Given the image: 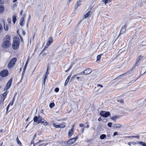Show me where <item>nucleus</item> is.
<instances>
[{"instance_id": "obj_1", "label": "nucleus", "mask_w": 146, "mask_h": 146, "mask_svg": "<svg viewBox=\"0 0 146 146\" xmlns=\"http://www.w3.org/2000/svg\"><path fill=\"white\" fill-rule=\"evenodd\" d=\"M11 37L8 35H6L3 38V42L2 44V47L7 48L10 47L11 44L10 42Z\"/></svg>"}, {"instance_id": "obj_2", "label": "nucleus", "mask_w": 146, "mask_h": 146, "mask_svg": "<svg viewBox=\"0 0 146 146\" xmlns=\"http://www.w3.org/2000/svg\"><path fill=\"white\" fill-rule=\"evenodd\" d=\"M33 120L34 122H37L38 123H41L45 126L48 124V122L40 115H38V117L35 116Z\"/></svg>"}, {"instance_id": "obj_3", "label": "nucleus", "mask_w": 146, "mask_h": 146, "mask_svg": "<svg viewBox=\"0 0 146 146\" xmlns=\"http://www.w3.org/2000/svg\"><path fill=\"white\" fill-rule=\"evenodd\" d=\"M79 135H77L75 137L70 138L69 140L65 142V146H71V145L75 143L78 139Z\"/></svg>"}, {"instance_id": "obj_4", "label": "nucleus", "mask_w": 146, "mask_h": 146, "mask_svg": "<svg viewBox=\"0 0 146 146\" xmlns=\"http://www.w3.org/2000/svg\"><path fill=\"white\" fill-rule=\"evenodd\" d=\"M17 58L16 57L12 58L9 61L8 64V67L9 68H12L14 66L17 61Z\"/></svg>"}, {"instance_id": "obj_5", "label": "nucleus", "mask_w": 146, "mask_h": 146, "mask_svg": "<svg viewBox=\"0 0 146 146\" xmlns=\"http://www.w3.org/2000/svg\"><path fill=\"white\" fill-rule=\"evenodd\" d=\"M20 40L19 38H16L13 43L12 48L14 50H17L19 48V45Z\"/></svg>"}, {"instance_id": "obj_6", "label": "nucleus", "mask_w": 146, "mask_h": 146, "mask_svg": "<svg viewBox=\"0 0 146 146\" xmlns=\"http://www.w3.org/2000/svg\"><path fill=\"white\" fill-rule=\"evenodd\" d=\"M9 72L7 70H3L0 72V75L2 77H6L9 75Z\"/></svg>"}, {"instance_id": "obj_7", "label": "nucleus", "mask_w": 146, "mask_h": 146, "mask_svg": "<svg viewBox=\"0 0 146 146\" xmlns=\"http://www.w3.org/2000/svg\"><path fill=\"white\" fill-rule=\"evenodd\" d=\"M92 72L91 69L90 68H88L85 70L83 72L78 74L88 75L90 74Z\"/></svg>"}, {"instance_id": "obj_8", "label": "nucleus", "mask_w": 146, "mask_h": 146, "mask_svg": "<svg viewBox=\"0 0 146 146\" xmlns=\"http://www.w3.org/2000/svg\"><path fill=\"white\" fill-rule=\"evenodd\" d=\"M100 115L104 117H106L110 115V113L108 111L106 112L105 111H101L100 112Z\"/></svg>"}, {"instance_id": "obj_9", "label": "nucleus", "mask_w": 146, "mask_h": 146, "mask_svg": "<svg viewBox=\"0 0 146 146\" xmlns=\"http://www.w3.org/2000/svg\"><path fill=\"white\" fill-rule=\"evenodd\" d=\"M143 56L141 55L138 56L136 59V61L135 63V66L138 65L139 64L140 61L143 60Z\"/></svg>"}, {"instance_id": "obj_10", "label": "nucleus", "mask_w": 146, "mask_h": 146, "mask_svg": "<svg viewBox=\"0 0 146 146\" xmlns=\"http://www.w3.org/2000/svg\"><path fill=\"white\" fill-rule=\"evenodd\" d=\"M12 81V78H11L8 81V82L5 86V88L4 89L5 90H7L9 88L11 85Z\"/></svg>"}, {"instance_id": "obj_11", "label": "nucleus", "mask_w": 146, "mask_h": 146, "mask_svg": "<svg viewBox=\"0 0 146 146\" xmlns=\"http://www.w3.org/2000/svg\"><path fill=\"white\" fill-rule=\"evenodd\" d=\"M127 25L125 24L121 28L119 33V35L118 37L120 36L121 35L124 33L126 31V27Z\"/></svg>"}, {"instance_id": "obj_12", "label": "nucleus", "mask_w": 146, "mask_h": 146, "mask_svg": "<svg viewBox=\"0 0 146 146\" xmlns=\"http://www.w3.org/2000/svg\"><path fill=\"white\" fill-rule=\"evenodd\" d=\"M74 125H73L72 127V128L70 129L68 132V134L69 137H70L74 133Z\"/></svg>"}, {"instance_id": "obj_13", "label": "nucleus", "mask_w": 146, "mask_h": 146, "mask_svg": "<svg viewBox=\"0 0 146 146\" xmlns=\"http://www.w3.org/2000/svg\"><path fill=\"white\" fill-rule=\"evenodd\" d=\"M53 42V39L51 36H50L48 39V40L46 42V45L49 46Z\"/></svg>"}, {"instance_id": "obj_14", "label": "nucleus", "mask_w": 146, "mask_h": 146, "mask_svg": "<svg viewBox=\"0 0 146 146\" xmlns=\"http://www.w3.org/2000/svg\"><path fill=\"white\" fill-rule=\"evenodd\" d=\"M25 17V15H24L23 17H22L20 20V23L21 26H23L24 25V22L25 21L24 18Z\"/></svg>"}, {"instance_id": "obj_15", "label": "nucleus", "mask_w": 146, "mask_h": 146, "mask_svg": "<svg viewBox=\"0 0 146 146\" xmlns=\"http://www.w3.org/2000/svg\"><path fill=\"white\" fill-rule=\"evenodd\" d=\"M81 2L82 1L81 0H79L77 1V3L76 4L74 7L75 9H76L78 8V7L81 4Z\"/></svg>"}, {"instance_id": "obj_16", "label": "nucleus", "mask_w": 146, "mask_h": 146, "mask_svg": "<svg viewBox=\"0 0 146 146\" xmlns=\"http://www.w3.org/2000/svg\"><path fill=\"white\" fill-rule=\"evenodd\" d=\"M92 15V13L90 11H88V12L85 14L84 16V18L86 19L88 17L91 16Z\"/></svg>"}, {"instance_id": "obj_17", "label": "nucleus", "mask_w": 146, "mask_h": 146, "mask_svg": "<svg viewBox=\"0 0 146 146\" xmlns=\"http://www.w3.org/2000/svg\"><path fill=\"white\" fill-rule=\"evenodd\" d=\"M4 10V6L2 5H0V13H2Z\"/></svg>"}, {"instance_id": "obj_18", "label": "nucleus", "mask_w": 146, "mask_h": 146, "mask_svg": "<svg viewBox=\"0 0 146 146\" xmlns=\"http://www.w3.org/2000/svg\"><path fill=\"white\" fill-rule=\"evenodd\" d=\"M8 93V91H6L2 94V96L3 97V101L4 100L5 98L7 96V95Z\"/></svg>"}, {"instance_id": "obj_19", "label": "nucleus", "mask_w": 146, "mask_h": 146, "mask_svg": "<svg viewBox=\"0 0 146 146\" xmlns=\"http://www.w3.org/2000/svg\"><path fill=\"white\" fill-rule=\"evenodd\" d=\"M103 54H101L97 56L96 61L100 62V61L101 56H102Z\"/></svg>"}, {"instance_id": "obj_20", "label": "nucleus", "mask_w": 146, "mask_h": 146, "mask_svg": "<svg viewBox=\"0 0 146 146\" xmlns=\"http://www.w3.org/2000/svg\"><path fill=\"white\" fill-rule=\"evenodd\" d=\"M113 126L115 128H119L122 127L121 125L119 124H115Z\"/></svg>"}, {"instance_id": "obj_21", "label": "nucleus", "mask_w": 146, "mask_h": 146, "mask_svg": "<svg viewBox=\"0 0 146 146\" xmlns=\"http://www.w3.org/2000/svg\"><path fill=\"white\" fill-rule=\"evenodd\" d=\"M137 143L143 146H146V143L142 141H139Z\"/></svg>"}, {"instance_id": "obj_22", "label": "nucleus", "mask_w": 146, "mask_h": 146, "mask_svg": "<svg viewBox=\"0 0 146 146\" xmlns=\"http://www.w3.org/2000/svg\"><path fill=\"white\" fill-rule=\"evenodd\" d=\"M13 23H15L17 20L16 17L14 15L13 16Z\"/></svg>"}, {"instance_id": "obj_23", "label": "nucleus", "mask_w": 146, "mask_h": 146, "mask_svg": "<svg viewBox=\"0 0 146 146\" xmlns=\"http://www.w3.org/2000/svg\"><path fill=\"white\" fill-rule=\"evenodd\" d=\"M48 67H47L46 72V74L45 75V76H44V78H45V79L47 78V77L48 75L49 74V73H48Z\"/></svg>"}, {"instance_id": "obj_24", "label": "nucleus", "mask_w": 146, "mask_h": 146, "mask_svg": "<svg viewBox=\"0 0 146 146\" xmlns=\"http://www.w3.org/2000/svg\"><path fill=\"white\" fill-rule=\"evenodd\" d=\"M55 104L54 102L50 103L49 104V107L51 108H52L53 107L55 106Z\"/></svg>"}, {"instance_id": "obj_25", "label": "nucleus", "mask_w": 146, "mask_h": 146, "mask_svg": "<svg viewBox=\"0 0 146 146\" xmlns=\"http://www.w3.org/2000/svg\"><path fill=\"white\" fill-rule=\"evenodd\" d=\"M53 125L56 128H60V126L59 125H57L56 123H53Z\"/></svg>"}, {"instance_id": "obj_26", "label": "nucleus", "mask_w": 146, "mask_h": 146, "mask_svg": "<svg viewBox=\"0 0 146 146\" xmlns=\"http://www.w3.org/2000/svg\"><path fill=\"white\" fill-rule=\"evenodd\" d=\"M4 29L5 31H7L8 30V26L7 25H5L4 23Z\"/></svg>"}, {"instance_id": "obj_27", "label": "nucleus", "mask_w": 146, "mask_h": 146, "mask_svg": "<svg viewBox=\"0 0 146 146\" xmlns=\"http://www.w3.org/2000/svg\"><path fill=\"white\" fill-rule=\"evenodd\" d=\"M17 143L18 144H19V145H22V143L19 140L18 137H17Z\"/></svg>"}, {"instance_id": "obj_28", "label": "nucleus", "mask_w": 146, "mask_h": 146, "mask_svg": "<svg viewBox=\"0 0 146 146\" xmlns=\"http://www.w3.org/2000/svg\"><path fill=\"white\" fill-rule=\"evenodd\" d=\"M106 137V135L105 134H102L100 136V138L101 139H104Z\"/></svg>"}, {"instance_id": "obj_29", "label": "nucleus", "mask_w": 146, "mask_h": 146, "mask_svg": "<svg viewBox=\"0 0 146 146\" xmlns=\"http://www.w3.org/2000/svg\"><path fill=\"white\" fill-rule=\"evenodd\" d=\"M133 70L132 69L130 71V70H129L128 71H127L126 72V73H124L121 74L119 76H124V75H125V74L127 73H130V72L131 71H132Z\"/></svg>"}, {"instance_id": "obj_30", "label": "nucleus", "mask_w": 146, "mask_h": 146, "mask_svg": "<svg viewBox=\"0 0 146 146\" xmlns=\"http://www.w3.org/2000/svg\"><path fill=\"white\" fill-rule=\"evenodd\" d=\"M118 118L117 116H114L111 117V119L114 121H115Z\"/></svg>"}, {"instance_id": "obj_31", "label": "nucleus", "mask_w": 146, "mask_h": 146, "mask_svg": "<svg viewBox=\"0 0 146 146\" xmlns=\"http://www.w3.org/2000/svg\"><path fill=\"white\" fill-rule=\"evenodd\" d=\"M71 76V74L69 75L68 76L66 80L65 81L67 82H68L69 79H70Z\"/></svg>"}, {"instance_id": "obj_32", "label": "nucleus", "mask_w": 146, "mask_h": 146, "mask_svg": "<svg viewBox=\"0 0 146 146\" xmlns=\"http://www.w3.org/2000/svg\"><path fill=\"white\" fill-rule=\"evenodd\" d=\"M72 65H70L69 66V67L67 69V70L65 71V72H68V71H69L71 69V68H72Z\"/></svg>"}, {"instance_id": "obj_33", "label": "nucleus", "mask_w": 146, "mask_h": 146, "mask_svg": "<svg viewBox=\"0 0 146 146\" xmlns=\"http://www.w3.org/2000/svg\"><path fill=\"white\" fill-rule=\"evenodd\" d=\"M60 127V128H64L65 127V125L64 124H61L59 125Z\"/></svg>"}, {"instance_id": "obj_34", "label": "nucleus", "mask_w": 146, "mask_h": 146, "mask_svg": "<svg viewBox=\"0 0 146 146\" xmlns=\"http://www.w3.org/2000/svg\"><path fill=\"white\" fill-rule=\"evenodd\" d=\"M117 101L120 102L121 103L123 104L124 103V101L122 99H120L117 100Z\"/></svg>"}, {"instance_id": "obj_35", "label": "nucleus", "mask_w": 146, "mask_h": 146, "mask_svg": "<svg viewBox=\"0 0 146 146\" xmlns=\"http://www.w3.org/2000/svg\"><path fill=\"white\" fill-rule=\"evenodd\" d=\"M112 125V123L111 122H109L108 123V126L109 127H111Z\"/></svg>"}, {"instance_id": "obj_36", "label": "nucleus", "mask_w": 146, "mask_h": 146, "mask_svg": "<svg viewBox=\"0 0 146 146\" xmlns=\"http://www.w3.org/2000/svg\"><path fill=\"white\" fill-rule=\"evenodd\" d=\"M102 1L104 2V4L106 5L108 3L109 1L108 0H103Z\"/></svg>"}, {"instance_id": "obj_37", "label": "nucleus", "mask_w": 146, "mask_h": 146, "mask_svg": "<svg viewBox=\"0 0 146 146\" xmlns=\"http://www.w3.org/2000/svg\"><path fill=\"white\" fill-rule=\"evenodd\" d=\"M15 96L13 98V99L11 101L12 102V103L11 104V106L13 105V103L15 101Z\"/></svg>"}, {"instance_id": "obj_38", "label": "nucleus", "mask_w": 146, "mask_h": 146, "mask_svg": "<svg viewBox=\"0 0 146 146\" xmlns=\"http://www.w3.org/2000/svg\"><path fill=\"white\" fill-rule=\"evenodd\" d=\"M30 56H28V58H27V60L26 61V62L25 64H28V62L30 60Z\"/></svg>"}, {"instance_id": "obj_39", "label": "nucleus", "mask_w": 146, "mask_h": 146, "mask_svg": "<svg viewBox=\"0 0 146 146\" xmlns=\"http://www.w3.org/2000/svg\"><path fill=\"white\" fill-rule=\"evenodd\" d=\"M3 27L2 26V25L0 23V33H1L2 30H3Z\"/></svg>"}, {"instance_id": "obj_40", "label": "nucleus", "mask_w": 146, "mask_h": 146, "mask_svg": "<svg viewBox=\"0 0 146 146\" xmlns=\"http://www.w3.org/2000/svg\"><path fill=\"white\" fill-rule=\"evenodd\" d=\"M59 88H56L55 89L54 91L56 92H59Z\"/></svg>"}, {"instance_id": "obj_41", "label": "nucleus", "mask_w": 146, "mask_h": 146, "mask_svg": "<svg viewBox=\"0 0 146 146\" xmlns=\"http://www.w3.org/2000/svg\"><path fill=\"white\" fill-rule=\"evenodd\" d=\"M10 106V104H9L6 108L7 112V111H8Z\"/></svg>"}, {"instance_id": "obj_42", "label": "nucleus", "mask_w": 146, "mask_h": 146, "mask_svg": "<svg viewBox=\"0 0 146 146\" xmlns=\"http://www.w3.org/2000/svg\"><path fill=\"white\" fill-rule=\"evenodd\" d=\"M27 64H25V65L24 66V68L23 69V70H24V71H25L27 67Z\"/></svg>"}, {"instance_id": "obj_43", "label": "nucleus", "mask_w": 146, "mask_h": 146, "mask_svg": "<svg viewBox=\"0 0 146 146\" xmlns=\"http://www.w3.org/2000/svg\"><path fill=\"white\" fill-rule=\"evenodd\" d=\"M7 21L9 24H10L11 23V19L10 18H8L7 19Z\"/></svg>"}, {"instance_id": "obj_44", "label": "nucleus", "mask_w": 146, "mask_h": 146, "mask_svg": "<svg viewBox=\"0 0 146 146\" xmlns=\"http://www.w3.org/2000/svg\"><path fill=\"white\" fill-rule=\"evenodd\" d=\"M133 138H136L138 139H139V136H133Z\"/></svg>"}, {"instance_id": "obj_45", "label": "nucleus", "mask_w": 146, "mask_h": 146, "mask_svg": "<svg viewBox=\"0 0 146 146\" xmlns=\"http://www.w3.org/2000/svg\"><path fill=\"white\" fill-rule=\"evenodd\" d=\"M19 37H20L21 42H23L24 41H23V38L22 37L21 35H19Z\"/></svg>"}, {"instance_id": "obj_46", "label": "nucleus", "mask_w": 146, "mask_h": 146, "mask_svg": "<svg viewBox=\"0 0 146 146\" xmlns=\"http://www.w3.org/2000/svg\"><path fill=\"white\" fill-rule=\"evenodd\" d=\"M35 140H32V141H31V143L30 145V146H31V144H34V143Z\"/></svg>"}, {"instance_id": "obj_47", "label": "nucleus", "mask_w": 146, "mask_h": 146, "mask_svg": "<svg viewBox=\"0 0 146 146\" xmlns=\"http://www.w3.org/2000/svg\"><path fill=\"white\" fill-rule=\"evenodd\" d=\"M4 3V1L3 0H0V4H3Z\"/></svg>"}, {"instance_id": "obj_48", "label": "nucleus", "mask_w": 146, "mask_h": 146, "mask_svg": "<svg viewBox=\"0 0 146 146\" xmlns=\"http://www.w3.org/2000/svg\"><path fill=\"white\" fill-rule=\"evenodd\" d=\"M97 87H100L101 88H102L103 87V86L102 85H101L100 84H98L97 85Z\"/></svg>"}, {"instance_id": "obj_49", "label": "nucleus", "mask_w": 146, "mask_h": 146, "mask_svg": "<svg viewBox=\"0 0 146 146\" xmlns=\"http://www.w3.org/2000/svg\"><path fill=\"white\" fill-rule=\"evenodd\" d=\"M131 144L134 145H136L137 144V143L135 142H132Z\"/></svg>"}, {"instance_id": "obj_50", "label": "nucleus", "mask_w": 146, "mask_h": 146, "mask_svg": "<svg viewBox=\"0 0 146 146\" xmlns=\"http://www.w3.org/2000/svg\"><path fill=\"white\" fill-rule=\"evenodd\" d=\"M79 126L80 127H83L84 126V124L83 123H80V124Z\"/></svg>"}, {"instance_id": "obj_51", "label": "nucleus", "mask_w": 146, "mask_h": 146, "mask_svg": "<svg viewBox=\"0 0 146 146\" xmlns=\"http://www.w3.org/2000/svg\"><path fill=\"white\" fill-rule=\"evenodd\" d=\"M117 134H118V133L117 132H115L114 133L113 135L115 136V135H117Z\"/></svg>"}, {"instance_id": "obj_52", "label": "nucleus", "mask_w": 146, "mask_h": 146, "mask_svg": "<svg viewBox=\"0 0 146 146\" xmlns=\"http://www.w3.org/2000/svg\"><path fill=\"white\" fill-rule=\"evenodd\" d=\"M36 134L35 133V135H34V136L32 140H35V137H36Z\"/></svg>"}, {"instance_id": "obj_53", "label": "nucleus", "mask_w": 146, "mask_h": 146, "mask_svg": "<svg viewBox=\"0 0 146 146\" xmlns=\"http://www.w3.org/2000/svg\"><path fill=\"white\" fill-rule=\"evenodd\" d=\"M38 146H45V144L44 143L42 144L38 145Z\"/></svg>"}, {"instance_id": "obj_54", "label": "nucleus", "mask_w": 146, "mask_h": 146, "mask_svg": "<svg viewBox=\"0 0 146 146\" xmlns=\"http://www.w3.org/2000/svg\"><path fill=\"white\" fill-rule=\"evenodd\" d=\"M125 138H133V136H126L125 137Z\"/></svg>"}, {"instance_id": "obj_55", "label": "nucleus", "mask_w": 146, "mask_h": 146, "mask_svg": "<svg viewBox=\"0 0 146 146\" xmlns=\"http://www.w3.org/2000/svg\"><path fill=\"white\" fill-rule=\"evenodd\" d=\"M46 79V78L45 79V78H44V80H43V84H44V85H45Z\"/></svg>"}, {"instance_id": "obj_56", "label": "nucleus", "mask_w": 146, "mask_h": 146, "mask_svg": "<svg viewBox=\"0 0 146 146\" xmlns=\"http://www.w3.org/2000/svg\"><path fill=\"white\" fill-rule=\"evenodd\" d=\"M102 120V119L101 118V117H99L98 119V120L99 121H101Z\"/></svg>"}, {"instance_id": "obj_57", "label": "nucleus", "mask_w": 146, "mask_h": 146, "mask_svg": "<svg viewBox=\"0 0 146 146\" xmlns=\"http://www.w3.org/2000/svg\"><path fill=\"white\" fill-rule=\"evenodd\" d=\"M25 71H24V70H23V72H22V77H23V75L25 73Z\"/></svg>"}, {"instance_id": "obj_58", "label": "nucleus", "mask_w": 146, "mask_h": 146, "mask_svg": "<svg viewBox=\"0 0 146 146\" xmlns=\"http://www.w3.org/2000/svg\"><path fill=\"white\" fill-rule=\"evenodd\" d=\"M68 83V82H67L65 81L64 84V86H66L67 85V84Z\"/></svg>"}, {"instance_id": "obj_59", "label": "nucleus", "mask_w": 146, "mask_h": 146, "mask_svg": "<svg viewBox=\"0 0 146 146\" xmlns=\"http://www.w3.org/2000/svg\"><path fill=\"white\" fill-rule=\"evenodd\" d=\"M131 142H129L128 143V145L129 146L131 145Z\"/></svg>"}, {"instance_id": "obj_60", "label": "nucleus", "mask_w": 146, "mask_h": 146, "mask_svg": "<svg viewBox=\"0 0 146 146\" xmlns=\"http://www.w3.org/2000/svg\"><path fill=\"white\" fill-rule=\"evenodd\" d=\"M79 74H76V75H74L73 76H72V78H74L76 76L78 75H79Z\"/></svg>"}, {"instance_id": "obj_61", "label": "nucleus", "mask_w": 146, "mask_h": 146, "mask_svg": "<svg viewBox=\"0 0 146 146\" xmlns=\"http://www.w3.org/2000/svg\"><path fill=\"white\" fill-rule=\"evenodd\" d=\"M46 48H44L43 49V50H42V52H41V53H42V52L44 51H45L46 50Z\"/></svg>"}, {"instance_id": "obj_62", "label": "nucleus", "mask_w": 146, "mask_h": 146, "mask_svg": "<svg viewBox=\"0 0 146 146\" xmlns=\"http://www.w3.org/2000/svg\"><path fill=\"white\" fill-rule=\"evenodd\" d=\"M23 10H21V12H20V15H22L23 14Z\"/></svg>"}, {"instance_id": "obj_63", "label": "nucleus", "mask_w": 146, "mask_h": 146, "mask_svg": "<svg viewBox=\"0 0 146 146\" xmlns=\"http://www.w3.org/2000/svg\"><path fill=\"white\" fill-rule=\"evenodd\" d=\"M48 46H47V45H46V44L45 47H44V48L46 49L48 47Z\"/></svg>"}, {"instance_id": "obj_64", "label": "nucleus", "mask_w": 146, "mask_h": 146, "mask_svg": "<svg viewBox=\"0 0 146 146\" xmlns=\"http://www.w3.org/2000/svg\"><path fill=\"white\" fill-rule=\"evenodd\" d=\"M17 0H13V3H15L16 1Z\"/></svg>"}]
</instances>
